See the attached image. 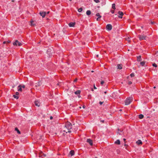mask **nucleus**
<instances>
[{
    "instance_id": "nucleus-16",
    "label": "nucleus",
    "mask_w": 158,
    "mask_h": 158,
    "mask_svg": "<svg viewBox=\"0 0 158 158\" xmlns=\"http://www.w3.org/2000/svg\"><path fill=\"white\" fill-rule=\"evenodd\" d=\"M69 154L71 155V156H73L74 155V151L71 150L69 152Z\"/></svg>"
},
{
    "instance_id": "nucleus-6",
    "label": "nucleus",
    "mask_w": 158,
    "mask_h": 158,
    "mask_svg": "<svg viewBox=\"0 0 158 158\" xmlns=\"http://www.w3.org/2000/svg\"><path fill=\"white\" fill-rule=\"evenodd\" d=\"M46 13L44 11H40V15L43 18H44L46 15Z\"/></svg>"
},
{
    "instance_id": "nucleus-10",
    "label": "nucleus",
    "mask_w": 158,
    "mask_h": 158,
    "mask_svg": "<svg viewBox=\"0 0 158 158\" xmlns=\"http://www.w3.org/2000/svg\"><path fill=\"white\" fill-rule=\"evenodd\" d=\"M46 155L43 153L42 152L40 153L39 154V156L40 157H42L43 158L44 157L46 156Z\"/></svg>"
},
{
    "instance_id": "nucleus-57",
    "label": "nucleus",
    "mask_w": 158,
    "mask_h": 158,
    "mask_svg": "<svg viewBox=\"0 0 158 158\" xmlns=\"http://www.w3.org/2000/svg\"><path fill=\"white\" fill-rule=\"evenodd\" d=\"M95 158H98L97 157H95Z\"/></svg>"
},
{
    "instance_id": "nucleus-38",
    "label": "nucleus",
    "mask_w": 158,
    "mask_h": 158,
    "mask_svg": "<svg viewBox=\"0 0 158 158\" xmlns=\"http://www.w3.org/2000/svg\"><path fill=\"white\" fill-rule=\"evenodd\" d=\"M100 18H99V17H98L97 19V21H99V20H100Z\"/></svg>"
},
{
    "instance_id": "nucleus-47",
    "label": "nucleus",
    "mask_w": 158,
    "mask_h": 158,
    "mask_svg": "<svg viewBox=\"0 0 158 158\" xmlns=\"http://www.w3.org/2000/svg\"><path fill=\"white\" fill-rule=\"evenodd\" d=\"M98 17H99V18H100L101 17V16L100 15L99 16H98Z\"/></svg>"
},
{
    "instance_id": "nucleus-40",
    "label": "nucleus",
    "mask_w": 158,
    "mask_h": 158,
    "mask_svg": "<svg viewBox=\"0 0 158 158\" xmlns=\"http://www.w3.org/2000/svg\"><path fill=\"white\" fill-rule=\"evenodd\" d=\"M6 42H7V41H4V42H3V44H6Z\"/></svg>"
},
{
    "instance_id": "nucleus-23",
    "label": "nucleus",
    "mask_w": 158,
    "mask_h": 158,
    "mask_svg": "<svg viewBox=\"0 0 158 158\" xmlns=\"http://www.w3.org/2000/svg\"><path fill=\"white\" fill-rule=\"evenodd\" d=\"M145 63V62H144V61H142V62H140V65H142V66H144V65Z\"/></svg>"
},
{
    "instance_id": "nucleus-24",
    "label": "nucleus",
    "mask_w": 158,
    "mask_h": 158,
    "mask_svg": "<svg viewBox=\"0 0 158 158\" xmlns=\"http://www.w3.org/2000/svg\"><path fill=\"white\" fill-rule=\"evenodd\" d=\"M118 69H122V67L121 65L118 64L117 65Z\"/></svg>"
},
{
    "instance_id": "nucleus-29",
    "label": "nucleus",
    "mask_w": 158,
    "mask_h": 158,
    "mask_svg": "<svg viewBox=\"0 0 158 158\" xmlns=\"http://www.w3.org/2000/svg\"><path fill=\"white\" fill-rule=\"evenodd\" d=\"M152 65L153 66L155 67H157L156 64L155 63L152 64Z\"/></svg>"
},
{
    "instance_id": "nucleus-21",
    "label": "nucleus",
    "mask_w": 158,
    "mask_h": 158,
    "mask_svg": "<svg viewBox=\"0 0 158 158\" xmlns=\"http://www.w3.org/2000/svg\"><path fill=\"white\" fill-rule=\"evenodd\" d=\"M15 131H17V133L19 134H20L21 133H20V131L19 130V129H18V128L17 127H16L15 128Z\"/></svg>"
},
{
    "instance_id": "nucleus-28",
    "label": "nucleus",
    "mask_w": 158,
    "mask_h": 158,
    "mask_svg": "<svg viewBox=\"0 0 158 158\" xmlns=\"http://www.w3.org/2000/svg\"><path fill=\"white\" fill-rule=\"evenodd\" d=\"M130 76L131 77H134L135 76L134 73H131V74L130 75Z\"/></svg>"
},
{
    "instance_id": "nucleus-37",
    "label": "nucleus",
    "mask_w": 158,
    "mask_h": 158,
    "mask_svg": "<svg viewBox=\"0 0 158 158\" xmlns=\"http://www.w3.org/2000/svg\"><path fill=\"white\" fill-rule=\"evenodd\" d=\"M19 93L18 92H16V93H15V94L18 96V95H19Z\"/></svg>"
},
{
    "instance_id": "nucleus-31",
    "label": "nucleus",
    "mask_w": 158,
    "mask_h": 158,
    "mask_svg": "<svg viewBox=\"0 0 158 158\" xmlns=\"http://www.w3.org/2000/svg\"><path fill=\"white\" fill-rule=\"evenodd\" d=\"M6 44H9L11 42V41L10 40H8V41H6Z\"/></svg>"
},
{
    "instance_id": "nucleus-15",
    "label": "nucleus",
    "mask_w": 158,
    "mask_h": 158,
    "mask_svg": "<svg viewBox=\"0 0 158 158\" xmlns=\"http://www.w3.org/2000/svg\"><path fill=\"white\" fill-rule=\"evenodd\" d=\"M18 87V91H22V88L21 87V85H19Z\"/></svg>"
},
{
    "instance_id": "nucleus-39",
    "label": "nucleus",
    "mask_w": 158,
    "mask_h": 158,
    "mask_svg": "<svg viewBox=\"0 0 158 158\" xmlns=\"http://www.w3.org/2000/svg\"><path fill=\"white\" fill-rule=\"evenodd\" d=\"M111 12L112 14H113L114 13V10H111Z\"/></svg>"
},
{
    "instance_id": "nucleus-17",
    "label": "nucleus",
    "mask_w": 158,
    "mask_h": 158,
    "mask_svg": "<svg viewBox=\"0 0 158 158\" xmlns=\"http://www.w3.org/2000/svg\"><path fill=\"white\" fill-rule=\"evenodd\" d=\"M115 143L117 144H120V142L119 140L118 139L115 142Z\"/></svg>"
},
{
    "instance_id": "nucleus-56",
    "label": "nucleus",
    "mask_w": 158,
    "mask_h": 158,
    "mask_svg": "<svg viewBox=\"0 0 158 158\" xmlns=\"http://www.w3.org/2000/svg\"><path fill=\"white\" fill-rule=\"evenodd\" d=\"M97 56L98 57V55H97Z\"/></svg>"
},
{
    "instance_id": "nucleus-3",
    "label": "nucleus",
    "mask_w": 158,
    "mask_h": 158,
    "mask_svg": "<svg viewBox=\"0 0 158 158\" xmlns=\"http://www.w3.org/2000/svg\"><path fill=\"white\" fill-rule=\"evenodd\" d=\"M13 44L14 46H21L22 45V43L18 41L17 40H16L15 42L13 43Z\"/></svg>"
},
{
    "instance_id": "nucleus-35",
    "label": "nucleus",
    "mask_w": 158,
    "mask_h": 158,
    "mask_svg": "<svg viewBox=\"0 0 158 158\" xmlns=\"http://www.w3.org/2000/svg\"><path fill=\"white\" fill-rule=\"evenodd\" d=\"M103 103V102H99V104H100V105H102V104Z\"/></svg>"
},
{
    "instance_id": "nucleus-45",
    "label": "nucleus",
    "mask_w": 158,
    "mask_h": 158,
    "mask_svg": "<svg viewBox=\"0 0 158 158\" xmlns=\"http://www.w3.org/2000/svg\"><path fill=\"white\" fill-rule=\"evenodd\" d=\"M104 120H101V122H102V123H103L104 122Z\"/></svg>"
},
{
    "instance_id": "nucleus-25",
    "label": "nucleus",
    "mask_w": 158,
    "mask_h": 158,
    "mask_svg": "<svg viewBox=\"0 0 158 158\" xmlns=\"http://www.w3.org/2000/svg\"><path fill=\"white\" fill-rule=\"evenodd\" d=\"M115 4H113L112 5V8L114 9H115Z\"/></svg>"
},
{
    "instance_id": "nucleus-22",
    "label": "nucleus",
    "mask_w": 158,
    "mask_h": 158,
    "mask_svg": "<svg viewBox=\"0 0 158 158\" xmlns=\"http://www.w3.org/2000/svg\"><path fill=\"white\" fill-rule=\"evenodd\" d=\"M143 115L142 114H139V117L140 119H142L143 118Z\"/></svg>"
},
{
    "instance_id": "nucleus-36",
    "label": "nucleus",
    "mask_w": 158,
    "mask_h": 158,
    "mask_svg": "<svg viewBox=\"0 0 158 158\" xmlns=\"http://www.w3.org/2000/svg\"><path fill=\"white\" fill-rule=\"evenodd\" d=\"M104 83V81H102L101 82V84L102 85Z\"/></svg>"
},
{
    "instance_id": "nucleus-52",
    "label": "nucleus",
    "mask_w": 158,
    "mask_h": 158,
    "mask_svg": "<svg viewBox=\"0 0 158 158\" xmlns=\"http://www.w3.org/2000/svg\"><path fill=\"white\" fill-rule=\"evenodd\" d=\"M57 85H59V83H58V84H57Z\"/></svg>"
},
{
    "instance_id": "nucleus-11",
    "label": "nucleus",
    "mask_w": 158,
    "mask_h": 158,
    "mask_svg": "<svg viewBox=\"0 0 158 158\" xmlns=\"http://www.w3.org/2000/svg\"><path fill=\"white\" fill-rule=\"evenodd\" d=\"M35 106H39L40 105V103L38 101H35Z\"/></svg>"
},
{
    "instance_id": "nucleus-33",
    "label": "nucleus",
    "mask_w": 158,
    "mask_h": 158,
    "mask_svg": "<svg viewBox=\"0 0 158 158\" xmlns=\"http://www.w3.org/2000/svg\"><path fill=\"white\" fill-rule=\"evenodd\" d=\"M132 84V82L131 81H129L128 82V84L129 85H130V84Z\"/></svg>"
},
{
    "instance_id": "nucleus-54",
    "label": "nucleus",
    "mask_w": 158,
    "mask_h": 158,
    "mask_svg": "<svg viewBox=\"0 0 158 158\" xmlns=\"http://www.w3.org/2000/svg\"><path fill=\"white\" fill-rule=\"evenodd\" d=\"M141 28H143V26H142V27H141Z\"/></svg>"
},
{
    "instance_id": "nucleus-2",
    "label": "nucleus",
    "mask_w": 158,
    "mask_h": 158,
    "mask_svg": "<svg viewBox=\"0 0 158 158\" xmlns=\"http://www.w3.org/2000/svg\"><path fill=\"white\" fill-rule=\"evenodd\" d=\"M133 98L132 97H129L127 98L125 101V105H129L132 102Z\"/></svg>"
},
{
    "instance_id": "nucleus-44",
    "label": "nucleus",
    "mask_w": 158,
    "mask_h": 158,
    "mask_svg": "<svg viewBox=\"0 0 158 158\" xmlns=\"http://www.w3.org/2000/svg\"><path fill=\"white\" fill-rule=\"evenodd\" d=\"M83 108H84H84H85V106H84H84H83Z\"/></svg>"
},
{
    "instance_id": "nucleus-19",
    "label": "nucleus",
    "mask_w": 158,
    "mask_h": 158,
    "mask_svg": "<svg viewBox=\"0 0 158 158\" xmlns=\"http://www.w3.org/2000/svg\"><path fill=\"white\" fill-rule=\"evenodd\" d=\"M86 14L87 15H89L91 14V12L89 10H88L86 12Z\"/></svg>"
},
{
    "instance_id": "nucleus-55",
    "label": "nucleus",
    "mask_w": 158,
    "mask_h": 158,
    "mask_svg": "<svg viewBox=\"0 0 158 158\" xmlns=\"http://www.w3.org/2000/svg\"><path fill=\"white\" fill-rule=\"evenodd\" d=\"M64 131V132H65L66 131Z\"/></svg>"
},
{
    "instance_id": "nucleus-12",
    "label": "nucleus",
    "mask_w": 158,
    "mask_h": 158,
    "mask_svg": "<svg viewBox=\"0 0 158 158\" xmlns=\"http://www.w3.org/2000/svg\"><path fill=\"white\" fill-rule=\"evenodd\" d=\"M117 133L118 134L120 135H122L123 134V132L122 131L120 130L119 129H118V131L117 132Z\"/></svg>"
},
{
    "instance_id": "nucleus-32",
    "label": "nucleus",
    "mask_w": 158,
    "mask_h": 158,
    "mask_svg": "<svg viewBox=\"0 0 158 158\" xmlns=\"http://www.w3.org/2000/svg\"><path fill=\"white\" fill-rule=\"evenodd\" d=\"M21 87L22 88H24L25 87V85H21Z\"/></svg>"
},
{
    "instance_id": "nucleus-42",
    "label": "nucleus",
    "mask_w": 158,
    "mask_h": 158,
    "mask_svg": "<svg viewBox=\"0 0 158 158\" xmlns=\"http://www.w3.org/2000/svg\"><path fill=\"white\" fill-rule=\"evenodd\" d=\"M53 118V117L52 116H50V119H52Z\"/></svg>"
},
{
    "instance_id": "nucleus-4",
    "label": "nucleus",
    "mask_w": 158,
    "mask_h": 158,
    "mask_svg": "<svg viewBox=\"0 0 158 158\" xmlns=\"http://www.w3.org/2000/svg\"><path fill=\"white\" fill-rule=\"evenodd\" d=\"M138 37L140 40H146L147 37L143 35H138Z\"/></svg>"
},
{
    "instance_id": "nucleus-51",
    "label": "nucleus",
    "mask_w": 158,
    "mask_h": 158,
    "mask_svg": "<svg viewBox=\"0 0 158 158\" xmlns=\"http://www.w3.org/2000/svg\"><path fill=\"white\" fill-rule=\"evenodd\" d=\"M153 88H154V89H155V88H156V87H155V86H154V87H153Z\"/></svg>"
},
{
    "instance_id": "nucleus-5",
    "label": "nucleus",
    "mask_w": 158,
    "mask_h": 158,
    "mask_svg": "<svg viewBox=\"0 0 158 158\" xmlns=\"http://www.w3.org/2000/svg\"><path fill=\"white\" fill-rule=\"evenodd\" d=\"M106 30L108 31H110L112 29V26L110 24H108L106 26Z\"/></svg>"
},
{
    "instance_id": "nucleus-26",
    "label": "nucleus",
    "mask_w": 158,
    "mask_h": 158,
    "mask_svg": "<svg viewBox=\"0 0 158 158\" xmlns=\"http://www.w3.org/2000/svg\"><path fill=\"white\" fill-rule=\"evenodd\" d=\"M13 97L17 99H18L19 98V97L16 95H13Z\"/></svg>"
},
{
    "instance_id": "nucleus-43",
    "label": "nucleus",
    "mask_w": 158,
    "mask_h": 158,
    "mask_svg": "<svg viewBox=\"0 0 158 158\" xmlns=\"http://www.w3.org/2000/svg\"><path fill=\"white\" fill-rule=\"evenodd\" d=\"M94 88L95 89H97V88L95 86V85L94 86Z\"/></svg>"
},
{
    "instance_id": "nucleus-27",
    "label": "nucleus",
    "mask_w": 158,
    "mask_h": 158,
    "mask_svg": "<svg viewBox=\"0 0 158 158\" xmlns=\"http://www.w3.org/2000/svg\"><path fill=\"white\" fill-rule=\"evenodd\" d=\"M82 8H79L78 10V11L79 12H81L82 11Z\"/></svg>"
},
{
    "instance_id": "nucleus-41",
    "label": "nucleus",
    "mask_w": 158,
    "mask_h": 158,
    "mask_svg": "<svg viewBox=\"0 0 158 158\" xmlns=\"http://www.w3.org/2000/svg\"><path fill=\"white\" fill-rule=\"evenodd\" d=\"M77 81V79H75L74 80V82H76V81Z\"/></svg>"
},
{
    "instance_id": "nucleus-46",
    "label": "nucleus",
    "mask_w": 158,
    "mask_h": 158,
    "mask_svg": "<svg viewBox=\"0 0 158 158\" xmlns=\"http://www.w3.org/2000/svg\"><path fill=\"white\" fill-rule=\"evenodd\" d=\"M33 21H31V25H32V23H33Z\"/></svg>"
},
{
    "instance_id": "nucleus-53",
    "label": "nucleus",
    "mask_w": 158,
    "mask_h": 158,
    "mask_svg": "<svg viewBox=\"0 0 158 158\" xmlns=\"http://www.w3.org/2000/svg\"><path fill=\"white\" fill-rule=\"evenodd\" d=\"M79 108H81V106L79 107Z\"/></svg>"
},
{
    "instance_id": "nucleus-13",
    "label": "nucleus",
    "mask_w": 158,
    "mask_h": 158,
    "mask_svg": "<svg viewBox=\"0 0 158 158\" xmlns=\"http://www.w3.org/2000/svg\"><path fill=\"white\" fill-rule=\"evenodd\" d=\"M75 24V23H70L69 24V25L70 27H73Z\"/></svg>"
},
{
    "instance_id": "nucleus-9",
    "label": "nucleus",
    "mask_w": 158,
    "mask_h": 158,
    "mask_svg": "<svg viewBox=\"0 0 158 158\" xmlns=\"http://www.w3.org/2000/svg\"><path fill=\"white\" fill-rule=\"evenodd\" d=\"M118 14L120 16H118L119 18H122V16L123 15V12L121 11H119L118 13Z\"/></svg>"
},
{
    "instance_id": "nucleus-8",
    "label": "nucleus",
    "mask_w": 158,
    "mask_h": 158,
    "mask_svg": "<svg viewBox=\"0 0 158 158\" xmlns=\"http://www.w3.org/2000/svg\"><path fill=\"white\" fill-rule=\"evenodd\" d=\"M42 82L41 81H39L35 84V86L36 87H39L42 85Z\"/></svg>"
},
{
    "instance_id": "nucleus-20",
    "label": "nucleus",
    "mask_w": 158,
    "mask_h": 158,
    "mask_svg": "<svg viewBox=\"0 0 158 158\" xmlns=\"http://www.w3.org/2000/svg\"><path fill=\"white\" fill-rule=\"evenodd\" d=\"M137 61H140L141 60V56H138L137 57Z\"/></svg>"
},
{
    "instance_id": "nucleus-18",
    "label": "nucleus",
    "mask_w": 158,
    "mask_h": 158,
    "mask_svg": "<svg viewBox=\"0 0 158 158\" xmlns=\"http://www.w3.org/2000/svg\"><path fill=\"white\" fill-rule=\"evenodd\" d=\"M81 92V91L80 90H78L74 92V93L76 94H80Z\"/></svg>"
},
{
    "instance_id": "nucleus-48",
    "label": "nucleus",
    "mask_w": 158,
    "mask_h": 158,
    "mask_svg": "<svg viewBox=\"0 0 158 158\" xmlns=\"http://www.w3.org/2000/svg\"><path fill=\"white\" fill-rule=\"evenodd\" d=\"M104 93L105 94H106L107 93V92H106V91H105V92H104Z\"/></svg>"
},
{
    "instance_id": "nucleus-7",
    "label": "nucleus",
    "mask_w": 158,
    "mask_h": 158,
    "mask_svg": "<svg viewBox=\"0 0 158 158\" xmlns=\"http://www.w3.org/2000/svg\"><path fill=\"white\" fill-rule=\"evenodd\" d=\"M87 142L89 143L91 146H92L93 144L92 140L90 139H87Z\"/></svg>"
},
{
    "instance_id": "nucleus-49",
    "label": "nucleus",
    "mask_w": 158,
    "mask_h": 158,
    "mask_svg": "<svg viewBox=\"0 0 158 158\" xmlns=\"http://www.w3.org/2000/svg\"><path fill=\"white\" fill-rule=\"evenodd\" d=\"M123 139V140H124V141H125L126 140V139Z\"/></svg>"
},
{
    "instance_id": "nucleus-50",
    "label": "nucleus",
    "mask_w": 158,
    "mask_h": 158,
    "mask_svg": "<svg viewBox=\"0 0 158 158\" xmlns=\"http://www.w3.org/2000/svg\"><path fill=\"white\" fill-rule=\"evenodd\" d=\"M49 12L48 11V12H47V14H49Z\"/></svg>"
},
{
    "instance_id": "nucleus-1",
    "label": "nucleus",
    "mask_w": 158,
    "mask_h": 158,
    "mask_svg": "<svg viewBox=\"0 0 158 158\" xmlns=\"http://www.w3.org/2000/svg\"><path fill=\"white\" fill-rule=\"evenodd\" d=\"M72 126L71 123L69 122H68L65 123V127L68 130V132L70 133L71 132V131L70 130L72 128Z\"/></svg>"
},
{
    "instance_id": "nucleus-14",
    "label": "nucleus",
    "mask_w": 158,
    "mask_h": 158,
    "mask_svg": "<svg viewBox=\"0 0 158 158\" xmlns=\"http://www.w3.org/2000/svg\"><path fill=\"white\" fill-rule=\"evenodd\" d=\"M136 143L138 144H141L142 143V141L140 140H138L136 142Z\"/></svg>"
},
{
    "instance_id": "nucleus-34",
    "label": "nucleus",
    "mask_w": 158,
    "mask_h": 158,
    "mask_svg": "<svg viewBox=\"0 0 158 158\" xmlns=\"http://www.w3.org/2000/svg\"><path fill=\"white\" fill-rule=\"evenodd\" d=\"M100 15L99 13H98L96 14V16L98 17Z\"/></svg>"
},
{
    "instance_id": "nucleus-30",
    "label": "nucleus",
    "mask_w": 158,
    "mask_h": 158,
    "mask_svg": "<svg viewBox=\"0 0 158 158\" xmlns=\"http://www.w3.org/2000/svg\"><path fill=\"white\" fill-rule=\"evenodd\" d=\"M95 2L96 3H98L99 2V0H94Z\"/></svg>"
}]
</instances>
